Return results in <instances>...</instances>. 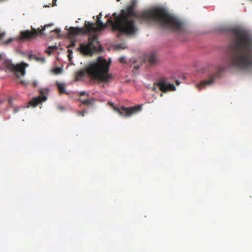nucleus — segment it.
Returning a JSON list of instances; mask_svg holds the SVG:
<instances>
[{
	"mask_svg": "<svg viewBox=\"0 0 252 252\" xmlns=\"http://www.w3.org/2000/svg\"><path fill=\"white\" fill-rule=\"evenodd\" d=\"M76 40L75 38H71L70 39V44L68 47H74L76 45Z\"/></svg>",
	"mask_w": 252,
	"mask_h": 252,
	"instance_id": "16",
	"label": "nucleus"
},
{
	"mask_svg": "<svg viewBox=\"0 0 252 252\" xmlns=\"http://www.w3.org/2000/svg\"><path fill=\"white\" fill-rule=\"evenodd\" d=\"M57 85L58 88L60 91V93L61 94L65 93V86H64V84L61 83H57Z\"/></svg>",
	"mask_w": 252,
	"mask_h": 252,
	"instance_id": "15",
	"label": "nucleus"
},
{
	"mask_svg": "<svg viewBox=\"0 0 252 252\" xmlns=\"http://www.w3.org/2000/svg\"><path fill=\"white\" fill-rule=\"evenodd\" d=\"M78 100L80 101L82 104L88 106L92 105L94 101V99L93 98L86 99H83L82 98H79Z\"/></svg>",
	"mask_w": 252,
	"mask_h": 252,
	"instance_id": "13",
	"label": "nucleus"
},
{
	"mask_svg": "<svg viewBox=\"0 0 252 252\" xmlns=\"http://www.w3.org/2000/svg\"><path fill=\"white\" fill-rule=\"evenodd\" d=\"M56 49V46H53V47H49V49H51V50H53V49Z\"/></svg>",
	"mask_w": 252,
	"mask_h": 252,
	"instance_id": "25",
	"label": "nucleus"
},
{
	"mask_svg": "<svg viewBox=\"0 0 252 252\" xmlns=\"http://www.w3.org/2000/svg\"><path fill=\"white\" fill-rule=\"evenodd\" d=\"M121 0H117V1H120Z\"/></svg>",
	"mask_w": 252,
	"mask_h": 252,
	"instance_id": "34",
	"label": "nucleus"
},
{
	"mask_svg": "<svg viewBox=\"0 0 252 252\" xmlns=\"http://www.w3.org/2000/svg\"><path fill=\"white\" fill-rule=\"evenodd\" d=\"M101 16L102 14L101 13H100L97 16V20H100Z\"/></svg>",
	"mask_w": 252,
	"mask_h": 252,
	"instance_id": "23",
	"label": "nucleus"
},
{
	"mask_svg": "<svg viewBox=\"0 0 252 252\" xmlns=\"http://www.w3.org/2000/svg\"><path fill=\"white\" fill-rule=\"evenodd\" d=\"M29 59L30 60H32V59H34L35 60H36V61H38V62H40L41 63H44L45 62V59L43 57H37V56L34 55H32V54H30L29 55Z\"/></svg>",
	"mask_w": 252,
	"mask_h": 252,
	"instance_id": "14",
	"label": "nucleus"
},
{
	"mask_svg": "<svg viewBox=\"0 0 252 252\" xmlns=\"http://www.w3.org/2000/svg\"><path fill=\"white\" fill-rule=\"evenodd\" d=\"M110 63L105 59L99 57L96 61L91 63L85 68L77 71L75 80L80 81L87 75L91 80L98 82L108 83L113 79L109 72Z\"/></svg>",
	"mask_w": 252,
	"mask_h": 252,
	"instance_id": "3",
	"label": "nucleus"
},
{
	"mask_svg": "<svg viewBox=\"0 0 252 252\" xmlns=\"http://www.w3.org/2000/svg\"><path fill=\"white\" fill-rule=\"evenodd\" d=\"M147 59L149 63L152 65L156 64L158 62V58L155 52L149 54L147 57Z\"/></svg>",
	"mask_w": 252,
	"mask_h": 252,
	"instance_id": "12",
	"label": "nucleus"
},
{
	"mask_svg": "<svg viewBox=\"0 0 252 252\" xmlns=\"http://www.w3.org/2000/svg\"><path fill=\"white\" fill-rule=\"evenodd\" d=\"M232 43L227 48V63L229 65L252 71V34L241 27L231 29Z\"/></svg>",
	"mask_w": 252,
	"mask_h": 252,
	"instance_id": "2",
	"label": "nucleus"
},
{
	"mask_svg": "<svg viewBox=\"0 0 252 252\" xmlns=\"http://www.w3.org/2000/svg\"><path fill=\"white\" fill-rule=\"evenodd\" d=\"M85 113V110H83L82 111H78L77 112V114L78 115H81L82 116H84V113Z\"/></svg>",
	"mask_w": 252,
	"mask_h": 252,
	"instance_id": "20",
	"label": "nucleus"
},
{
	"mask_svg": "<svg viewBox=\"0 0 252 252\" xmlns=\"http://www.w3.org/2000/svg\"><path fill=\"white\" fill-rule=\"evenodd\" d=\"M163 96V94H162V93H161V94H160V96H161H161Z\"/></svg>",
	"mask_w": 252,
	"mask_h": 252,
	"instance_id": "30",
	"label": "nucleus"
},
{
	"mask_svg": "<svg viewBox=\"0 0 252 252\" xmlns=\"http://www.w3.org/2000/svg\"><path fill=\"white\" fill-rule=\"evenodd\" d=\"M68 52L70 54H71L72 53V50H70L68 49Z\"/></svg>",
	"mask_w": 252,
	"mask_h": 252,
	"instance_id": "26",
	"label": "nucleus"
},
{
	"mask_svg": "<svg viewBox=\"0 0 252 252\" xmlns=\"http://www.w3.org/2000/svg\"><path fill=\"white\" fill-rule=\"evenodd\" d=\"M68 58L70 59H71V54H69V55H68Z\"/></svg>",
	"mask_w": 252,
	"mask_h": 252,
	"instance_id": "27",
	"label": "nucleus"
},
{
	"mask_svg": "<svg viewBox=\"0 0 252 252\" xmlns=\"http://www.w3.org/2000/svg\"><path fill=\"white\" fill-rule=\"evenodd\" d=\"M79 95L80 96H82V95H85L86 94L87 96H89V94H87L86 93L85 91H81L80 92H79Z\"/></svg>",
	"mask_w": 252,
	"mask_h": 252,
	"instance_id": "18",
	"label": "nucleus"
},
{
	"mask_svg": "<svg viewBox=\"0 0 252 252\" xmlns=\"http://www.w3.org/2000/svg\"><path fill=\"white\" fill-rule=\"evenodd\" d=\"M158 89L162 93H167L169 91H175L176 87L173 84L169 83L166 80L161 79L157 81L154 84L153 90L157 91Z\"/></svg>",
	"mask_w": 252,
	"mask_h": 252,
	"instance_id": "9",
	"label": "nucleus"
},
{
	"mask_svg": "<svg viewBox=\"0 0 252 252\" xmlns=\"http://www.w3.org/2000/svg\"><path fill=\"white\" fill-rule=\"evenodd\" d=\"M49 25H47L43 27L41 29L38 28L35 29L34 28H32V31L26 30L24 31H21L20 32L19 36L17 38L10 37L6 40L2 41V44L4 45H7L11 43L14 40H26L31 39L35 38L37 36L40 35H43V32L45 29L46 27H48Z\"/></svg>",
	"mask_w": 252,
	"mask_h": 252,
	"instance_id": "6",
	"label": "nucleus"
},
{
	"mask_svg": "<svg viewBox=\"0 0 252 252\" xmlns=\"http://www.w3.org/2000/svg\"><path fill=\"white\" fill-rule=\"evenodd\" d=\"M3 63L7 69L14 72L18 78H19L20 75H25V68L29 66L28 64L25 63L15 65L12 63L11 61L8 60H4Z\"/></svg>",
	"mask_w": 252,
	"mask_h": 252,
	"instance_id": "7",
	"label": "nucleus"
},
{
	"mask_svg": "<svg viewBox=\"0 0 252 252\" xmlns=\"http://www.w3.org/2000/svg\"><path fill=\"white\" fill-rule=\"evenodd\" d=\"M119 61H120L121 63H126L125 58V57H122L120 58H119Z\"/></svg>",
	"mask_w": 252,
	"mask_h": 252,
	"instance_id": "19",
	"label": "nucleus"
},
{
	"mask_svg": "<svg viewBox=\"0 0 252 252\" xmlns=\"http://www.w3.org/2000/svg\"><path fill=\"white\" fill-rule=\"evenodd\" d=\"M52 32H55L56 33L59 34L61 32V30L60 29L57 28L52 31Z\"/></svg>",
	"mask_w": 252,
	"mask_h": 252,
	"instance_id": "21",
	"label": "nucleus"
},
{
	"mask_svg": "<svg viewBox=\"0 0 252 252\" xmlns=\"http://www.w3.org/2000/svg\"><path fill=\"white\" fill-rule=\"evenodd\" d=\"M5 36V33L2 32L0 33V40H2Z\"/></svg>",
	"mask_w": 252,
	"mask_h": 252,
	"instance_id": "22",
	"label": "nucleus"
},
{
	"mask_svg": "<svg viewBox=\"0 0 252 252\" xmlns=\"http://www.w3.org/2000/svg\"><path fill=\"white\" fill-rule=\"evenodd\" d=\"M48 89L47 88L41 89L39 91V95L38 97H33L29 103L33 107H35L40 103L45 101L47 99V95L48 93Z\"/></svg>",
	"mask_w": 252,
	"mask_h": 252,
	"instance_id": "10",
	"label": "nucleus"
},
{
	"mask_svg": "<svg viewBox=\"0 0 252 252\" xmlns=\"http://www.w3.org/2000/svg\"><path fill=\"white\" fill-rule=\"evenodd\" d=\"M21 83H22L23 84H25V83L24 81H21Z\"/></svg>",
	"mask_w": 252,
	"mask_h": 252,
	"instance_id": "29",
	"label": "nucleus"
},
{
	"mask_svg": "<svg viewBox=\"0 0 252 252\" xmlns=\"http://www.w3.org/2000/svg\"><path fill=\"white\" fill-rule=\"evenodd\" d=\"M223 70V69H221V71H222Z\"/></svg>",
	"mask_w": 252,
	"mask_h": 252,
	"instance_id": "33",
	"label": "nucleus"
},
{
	"mask_svg": "<svg viewBox=\"0 0 252 252\" xmlns=\"http://www.w3.org/2000/svg\"><path fill=\"white\" fill-rule=\"evenodd\" d=\"M37 85V82L36 81H33L32 82V85L33 87H36Z\"/></svg>",
	"mask_w": 252,
	"mask_h": 252,
	"instance_id": "24",
	"label": "nucleus"
},
{
	"mask_svg": "<svg viewBox=\"0 0 252 252\" xmlns=\"http://www.w3.org/2000/svg\"><path fill=\"white\" fill-rule=\"evenodd\" d=\"M101 48L99 45L97 36L96 35H90L87 43L80 44L77 50L84 55H92Z\"/></svg>",
	"mask_w": 252,
	"mask_h": 252,
	"instance_id": "5",
	"label": "nucleus"
},
{
	"mask_svg": "<svg viewBox=\"0 0 252 252\" xmlns=\"http://www.w3.org/2000/svg\"><path fill=\"white\" fill-rule=\"evenodd\" d=\"M2 55L0 54V58H2Z\"/></svg>",
	"mask_w": 252,
	"mask_h": 252,
	"instance_id": "31",
	"label": "nucleus"
},
{
	"mask_svg": "<svg viewBox=\"0 0 252 252\" xmlns=\"http://www.w3.org/2000/svg\"><path fill=\"white\" fill-rule=\"evenodd\" d=\"M110 106H111L113 109L117 111L119 114L124 117H129L137 112L139 111L141 109V106L139 105L135 106L132 107H122L119 108L114 105L112 102H108Z\"/></svg>",
	"mask_w": 252,
	"mask_h": 252,
	"instance_id": "8",
	"label": "nucleus"
},
{
	"mask_svg": "<svg viewBox=\"0 0 252 252\" xmlns=\"http://www.w3.org/2000/svg\"><path fill=\"white\" fill-rule=\"evenodd\" d=\"M11 99H9V102H11Z\"/></svg>",
	"mask_w": 252,
	"mask_h": 252,
	"instance_id": "32",
	"label": "nucleus"
},
{
	"mask_svg": "<svg viewBox=\"0 0 252 252\" xmlns=\"http://www.w3.org/2000/svg\"><path fill=\"white\" fill-rule=\"evenodd\" d=\"M96 23L97 27H96L95 24L93 23L86 21L84 27L83 28L70 27L69 29V33L74 35L85 34L92 32L98 31L106 28L107 26V24L111 25L108 22L106 24H103L101 20H97Z\"/></svg>",
	"mask_w": 252,
	"mask_h": 252,
	"instance_id": "4",
	"label": "nucleus"
},
{
	"mask_svg": "<svg viewBox=\"0 0 252 252\" xmlns=\"http://www.w3.org/2000/svg\"><path fill=\"white\" fill-rule=\"evenodd\" d=\"M54 71L56 74L60 73L62 71V69L60 67H56L54 69Z\"/></svg>",
	"mask_w": 252,
	"mask_h": 252,
	"instance_id": "17",
	"label": "nucleus"
},
{
	"mask_svg": "<svg viewBox=\"0 0 252 252\" xmlns=\"http://www.w3.org/2000/svg\"><path fill=\"white\" fill-rule=\"evenodd\" d=\"M17 111H18V109H16V108H15V109H14V113H16V112H17Z\"/></svg>",
	"mask_w": 252,
	"mask_h": 252,
	"instance_id": "28",
	"label": "nucleus"
},
{
	"mask_svg": "<svg viewBox=\"0 0 252 252\" xmlns=\"http://www.w3.org/2000/svg\"><path fill=\"white\" fill-rule=\"evenodd\" d=\"M136 0H131L130 3L125 9L121 10L120 14H113L114 20L111 17L108 22L113 31L119 32L121 34L134 35L138 31L134 18L148 24H156L161 28H167L175 31H181L182 23L167 10L161 6H155L150 9L136 12Z\"/></svg>",
	"mask_w": 252,
	"mask_h": 252,
	"instance_id": "1",
	"label": "nucleus"
},
{
	"mask_svg": "<svg viewBox=\"0 0 252 252\" xmlns=\"http://www.w3.org/2000/svg\"><path fill=\"white\" fill-rule=\"evenodd\" d=\"M219 75V73H216L215 75L212 76L210 78L206 80H204L201 82L200 84L197 85V87L199 89H201L207 85H209L214 83L215 78Z\"/></svg>",
	"mask_w": 252,
	"mask_h": 252,
	"instance_id": "11",
	"label": "nucleus"
}]
</instances>
